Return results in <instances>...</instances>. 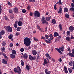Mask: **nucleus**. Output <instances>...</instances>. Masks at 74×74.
<instances>
[{"instance_id":"obj_1","label":"nucleus","mask_w":74,"mask_h":74,"mask_svg":"<svg viewBox=\"0 0 74 74\" xmlns=\"http://www.w3.org/2000/svg\"><path fill=\"white\" fill-rule=\"evenodd\" d=\"M24 43L27 47H29L31 44V41L30 38L28 37L25 38L24 39Z\"/></svg>"},{"instance_id":"obj_2","label":"nucleus","mask_w":74,"mask_h":74,"mask_svg":"<svg viewBox=\"0 0 74 74\" xmlns=\"http://www.w3.org/2000/svg\"><path fill=\"white\" fill-rule=\"evenodd\" d=\"M34 18V19H37L38 18H39L40 17V13L38 11H36L33 13Z\"/></svg>"},{"instance_id":"obj_3","label":"nucleus","mask_w":74,"mask_h":74,"mask_svg":"<svg viewBox=\"0 0 74 74\" xmlns=\"http://www.w3.org/2000/svg\"><path fill=\"white\" fill-rule=\"evenodd\" d=\"M4 28L6 29L7 31L8 32H10V33H12V27L10 26H5L4 27Z\"/></svg>"},{"instance_id":"obj_4","label":"nucleus","mask_w":74,"mask_h":74,"mask_svg":"<svg viewBox=\"0 0 74 74\" xmlns=\"http://www.w3.org/2000/svg\"><path fill=\"white\" fill-rule=\"evenodd\" d=\"M41 22H42V24H46V25H48V22L45 19V17L44 16L42 17L41 18Z\"/></svg>"},{"instance_id":"obj_5","label":"nucleus","mask_w":74,"mask_h":74,"mask_svg":"<svg viewBox=\"0 0 74 74\" xmlns=\"http://www.w3.org/2000/svg\"><path fill=\"white\" fill-rule=\"evenodd\" d=\"M36 59V57L34 56V57H32L31 55H29V59L30 60H35Z\"/></svg>"},{"instance_id":"obj_6","label":"nucleus","mask_w":74,"mask_h":74,"mask_svg":"<svg viewBox=\"0 0 74 74\" xmlns=\"http://www.w3.org/2000/svg\"><path fill=\"white\" fill-rule=\"evenodd\" d=\"M3 55V56H4L5 58L6 59V60H8V57H7V56H6V55L5 53H3V52H1V53H0V55Z\"/></svg>"},{"instance_id":"obj_7","label":"nucleus","mask_w":74,"mask_h":74,"mask_svg":"<svg viewBox=\"0 0 74 74\" xmlns=\"http://www.w3.org/2000/svg\"><path fill=\"white\" fill-rule=\"evenodd\" d=\"M13 10L14 11V12H15V13H16V14H18V13H19L18 8L16 7L14 8H13Z\"/></svg>"},{"instance_id":"obj_8","label":"nucleus","mask_w":74,"mask_h":74,"mask_svg":"<svg viewBox=\"0 0 74 74\" xmlns=\"http://www.w3.org/2000/svg\"><path fill=\"white\" fill-rule=\"evenodd\" d=\"M53 39H52L51 38H49L48 39V40H45V41L46 42H47V43H48V44H50L51 42V40H52Z\"/></svg>"},{"instance_id":"obj_9","label":"nucleus","mask_w":74,"mask_h":74,"mask_svg":"<svg viewBox=\"0 0 74 74\" xmlns=\"http://www.w3.org/2000/svg\"><path fill=\"white\" fill-rule=\"evenodd\" d=\"M70 31L71 32H73V31H74V27L73 26H70L69 27V28Z\"/></svg>"},{"instance_id":"obj_10","label":"nucleus","mask_w":74,"mask_h":74,"mask_svg":"<svg viewBox=\"0 0 74 74\" xmlns=\"http://www.w3.org/2000/svg\"><path fill=\"white\" fill-rule=\"evenodd\" d=\"M47 69H46L45 70V72L46 74H51V71H48Z\"/></svg>"},{"instance_id":"obj_11","label":"nucleus","mask_w":74,"mask_h":74,"mask_svg":"<svg viewBox=\"0 0 74 74\" xmlns=\"http://www.w3.org/2000/svg\"><path fill=\"white\" fill-rule=\"evenodd\" d=\"M17 23H18V25L19 26V22L18 21H16L15 23V24H14V27L15 29L17 28Z\"/></svg>"},{"instance_id":"obj_12","label":"nucleus","mask_w":74,"mask_h":74,"mask_svg":"<svg viewBox=\"0 0 74 74\" xmlns=\"http://www.w3.org/2000/svg\"><path fill=\"white\" fill-rule=\"evenodd\" d=\"M37 53V51L35 50H33L32 52V54L34 56L36 55Z\"/></svg>"},{"instance_id":"obj_13","label":"nucleus","mask_w":74,"mask_h":74,"mask_svg":"<svg viewBox=\"0 0 74 74\" xmlns=\"http://www.w3.org/2000/svg\"><path fill=\"white\" fill-rule=\"evenodd\" d=\"M45 19L47 21H50V20H51V16L46 17Z\"/></svg>"},{"instance_id":"obj_14","label":"nucleus","mask_w":74,"mask_h":74,"mask_svg":"<svg viewBox=\"0 0 74 74\" xmlns=\"http://www.w3.org/2000/svg\"><path fill=\"white\" fill-rule=\"evenodd\" d=\"M68 55L70 56H71L72 58H74V54L72 53L69 52L68 53Z\"/></svg>"},{"instance_id":"obj_15","label":"nucleus","mask_w":74,"mask_h":74,"mask_svg":"<svg viewBox=\"0 0 74 74\" xmlns=\"http://www.w3.org/2000/svg\"><path fill=\"white\" fill-rule=\"evenodd\" d=\"M27 57H28V56H27V54L26 53H25L23 55V58L24 59H26L27 58Z\"/></svg>"},{"instance_id":"obj_16","label":"nucleus","mask_w":74,"mask_h":74,"mask_svg":"<svg viewBox=\"0 0 74 74\" xmlns=\"http://www.w3.org/2000/svg\"><path fill=\"white\" fill-rule=\"evenodd\" d=\"M19 69V66H17V68H15L14 69V71L16 73L17 72V71H18V69Z\"/></svg>"},{"instance_id":"obj_17","label":"nucleus","mask_w":74,"mask_h":74,"mask_svg":"<svg viewBox=\"0 0 74 74\" xmlns=\"http://www.w3.org/2000/svg\"><path fill=\"white\" fill-rule=\"evenodd\" d=\"M5 34V31L4 30L2 29L1 32H0V35H4V34Z\"/></svg>"},{"instance_id":"obj_18","label":"nucleus","mask_w":74,"mask_h":74,"mask_svg":"<svg viewBox=\"0 0 74 74\" xmlns=\"http://www.w3.org/2000/svg\"><path fill=\"white\" fill-rule=\"evenodd\" d=\"M10 57L12 59H14V58H15V55L14 54H10Z\"/></svg>"},{"instance_id":"obj_19","label":"nucleus","mask_w":74,"mask_h":74,"mask_svg":"<svg viewBox=\"0 0 74 74\" xmlns=\"http://www.w3.org/2000/svg\"><path fill=\"white\" fill-rule=\"evenodd\" d=\"M2 62L3 63V64H5L7 63V62L6 60H5L4 59H3L2 60Z\"/></svg>"},{"instance_id":"obj_20","label":"nucleus","mask_w":74,"mask_h":74,"mask_svg":"<svg viewBox=\"0 0 74 74\" xmlns=\"http://www.w3.org/2000/svg\"><path fill=\"white\" fill-rule=\"evenodd\" d=\"M64 46L62 45V47L60 48H59V49L61 51H63V50H64Z\"/></svg>"},{"instance_id":"obj_21","label":"nucleus","mask_w":74,"mask_h":74,"mask_svg":"<svg viewBox=\"0 0 74 74\" xmlns=\"http://www.w3.org/2000/svg\"><path fill=\"white\" fill-rule=\"evenodd\" d=\"M58 26V28L61 31L62 30V25L60 24H59Z\"/></svg>"},{"instance_id":"obj_22","label":"nucleus","mask_w":74,"mask_h":74,"mask_svg":"<svg viewBox=\"0 0 74 74\" xmlns=\"http://www.w3.org/2000/svg\"><path fill=\"white\" fill-rule=\"evenodd\" d=\"M44 63H43V64L44 66H45V64H47V60L45 59L44 60Z\"/></svg>"},{"instance_id":"obj_23","label":"nucleus","mask_w":74,"mask_h":74,"mask_svg":"<svg viewBox=\"0 0 74 74\" xmlns=\"http://www.w3.org/2000/svg\"><path fill=\"white\" fill-rule=\"evenodd\" d=\"M54 37H56L57 36H59V34L57 32H55L54 33Z\"/></svg>"},{"instance_id":"obj_24","label":"nucleus","mask_w":74,"mask_h":74,"mask_svg":"<svg viewBox=\"0 0 74 74\" xmlns=\"http://www.w3.org/2000/svg\"><path fill=\"white\" fill-rule=\"evenodd\" d=\"M62 8H60V9L59 10L58 13L59 14H62Z\"/></svg>"},{"instance_id":"obj_25","label":"nucleus","mask_w":74,"mask_h":74,"mask_svg":"<svg viewBox=\"0 0 74 74\" xmlns=\"http://www.w3.org/2000/svg\"><path fill=\"white\" fill-rule=\"evenodd\" d=\"M31 67L30 65H27L26 68L28 70H29Z\"/></svg>"},{"instance_id":"obj_26","label":"nucleus","mask_w":74,"mask_h":74,"mask_svg":"<svg viewBox=\"0 0 74 74\" xmlns=\"http://www.w3.org/2000/svg\"><path fill=\"white\" fill-rule=\"evenodd\" d=\"M65 16L66 18H70V16H69V15L67 13H66L65 14Z\"/></svg>"},{"instance_id":"obj_27","label":"nucleus","mask_w":74,"mask_h":74,"mask_svg":"<svg viewBox=\"0 0 74 74\" xmlns=\"http://www.w3.org/2000/svg\"><path fill=\"white\" fill-rule=\"evenodd\" d=\"M45 56H46V57H47L48 58H49V59H51V56H50L49 55V54H48V53L46 54Z\"/></svg>"},{"instance_id":"obj_28","label":"nucleus","mask_w":74,"mask_h":74,"mask_svg":"<svg viewBox=\"0 0 74 74\" xmlns=\"http://www.w3.org/2000/svg\"><path fill=\"white\" fill-rule=\"evenodd\" d=\"M56 4L59 5H62V0H59L58 2L56 3Z\"/></svg>"},{"instance_id":"obj_29","label":"nucleus","mask_w":74,"mask_h":74,"mask_svg":"<svg viewBox=\"0 0 74 74\" xmlns=\"http://www.w3.org/2000/svg\"><path fill=\"white\" fill-rule=\"evenodd\" d=\"M66 40L67 41H69V42H70V37H66Z\"/></svg>"},{"instance_id":"obj_30","label":"nucleus","mask_w":74,"mask_h":74,"mask_svg":"<svg viewBox=\"0 0 74 74\" xmlns=\"http://www.w3.org/2000/svg\"><path fill=\"white\" fill-rule=\"evenodd\" d=\"M64 12H66L69 11V9L67 8H64Z\"/></svg>"},{"instance_id":"obj_31","label":"nucleus","mask_w":74,"mask_h":74,"mask_svg":"<svg viewBox=\"0 0 74 74\" xmlns=\"http://www.w3.org/2000/svg\"><path fill=\"white\" fill-rule=\"evenodd\" d=\"M23 25V23L21 21H19V26H22Z\"/></svg>"},{"instance_id":"obj_32","label":"nucleus","mask_w":74,"mask_h":74,"mask_svg":"<svg viewBox=\"0 0 74 74\" xmlns=\"http://www.w3.org/2000/svg\"><path fill=\"white\" fill-rule=\"evenodd\" d=\"M6 45V43H5V42L4 41H3L2 43V46L3 47H5Z\"/></svg>"},{"instance_id":"obj_33","label":"nucleus","mask_w":74,"mask_h":74,"mask_svg":"<svg viewBox=\"0 0 74 74\" xmlns=\"http://www.w3.org/2000/svg\"><path fill=\"white\" fill-rule=\"evenodd\" d=\"M12 53L14 54V55H16V51L15 50H12Z\"/></svg>"},{"instance_id":"obj_34","label":"nucleus","mask_w":74,"mask_h":74,"mask_svg":"<svg viewBox=\"0 0 74 74\" xmlns=\"http://www.w3.org/2000/svg\"><path fill=\"white\" fill-rule=\"evenodd\" d=\"M51 23L53 24H56V21L55 19H53L52 20Z\"/></svg>"},{"instance_id":"obj_35","label":"nucleus","mask_w":74,"mask_h":74,"mask_svg":"<svg viewBox=\"0 0 74 74\" xmlns=\"http://www.w3.org/2000/svg\"><path fill=\"white\" fill-rule=\"evenodd\" d=\"M69 64L70 66H73V61H71L70 62H69Z\"/></svg>"},{"instance_id":"obj_36","label":"nucleus","mask_w":74,"mask_h":74,"mask_svg":"<svg viewBox=\"0 0 74 74\" xmlns=\"http://www.w3.org/2000/svg\"><path fill=\"white\" fill-rule=\"evenodd\" d=\"M29 3H34L35 0H29Z\"/></svg>"},{"instance_id":"obj_37","label":"nucleus","mask_w":74,"mask_h":74,"mask_svg":"<svg viewBox=\"0 0 74 74\" xmlns=\"http://www.w3.org/2000/svg\"><path fill=\"white\" fill-rule=\"evenodd\" d=\"M49 37L50 38H51L52 39H53V36L52 34H50L49 36Z\"/></svg>"},{"instance_id":"obj_38","label":"nucleus","mask_w":74,"mask_h":74,"mask_svg":"<svg viewBox=\"0 0 74 74\" xmlns=\"http://www.w3.org/2000/svg\"><path fill=\"white\" fill-rule=\"evenodd\" d=\"M5 47H3L1 49V50L3 52L4 51H5Z\"/></svg>"},{"instance_id":"obj_39","label":"nucleus","mask_w":74,"mask_h":74,"mask_svg":"<svg viewBox=\"0 0 74 74\" xmlns=\"http://www.w3.org/2000/svg\"><path fill=\"white\" fill-rule=\"evenodd\" d=\"M10 18L11 19H14V15L13 14H12L10 15Z\"/></svg>"},{"instance_id":"obj_40","label":"nucleus","mask_w":74,"mask_h":74,"mask_svg":"<svg viewBox=\"0 0 74 74\" xmlns=\"http://www.w3.org/2000/svg\"><path fill=\"white\" fill-rule=\"evenodd\" d=\"M49 37V36L48 35H45V38L47 40H48V38Z\"/></svg>"},{"instance_id":"obj_41","label":"nucleus","mask_w":74,"mask_h":74,"mask_svg":"<svg viewBox=\"0 0 74 74\" xmlns=\"http://www.w3.org/2000/svg\"><path fill=\"white\" fill-rule=\"evenodd\" d=\"M60 38H61V36H59L57 37V40H60Z\"/></svg>"},{"instance_id":"obj_42","label":"nucleus","mask_w":74,"mask_h":74,"mask_svg":"<svg viewBox=\"0 0 74 74\" xmlns=\"http://www.w3.org/2000/svg\"><path fill=\"white\" fill-rule=\"evenodd\" d=\"M22 12L23 13V14H25L26 13V10L25 9H23L22 10Z\"/></svg>"},{"instance_id":"obj_43","label":"nucleus","mask_w":74,"mask_h":74,"mask_svg":"<svg viewBox=\"0 0 74 74\" xmlns=\"http://www.w3.org/2000/svg\"><path fill=\"white\" fill-rule=\"evenodd\" d=\"M67 35H70V32L69 31H68L66 32Z\"/></svg>"},{"instance_id":"obj_44","label":"nucleus","mask_w":74,"mask_h":74,"mask_svg":"<svg viewBox=\"0 0 74 74\" xmlns=\"http://www.w3.org/2000/svg\"><path fill=\"white\" fill-rule=\"evenodd\" d=\"M21 62L22 66H24V62H23V60H21Z\"/></svg>"},{"instance_id":"obj_45","label":"nucleus","mask_w":74,"mask_h":74,"mask_svg":"<svg viewBox=\"0 0 74 74\" xmlns=\"http://www.w3.org/2000/svg\"><path fill=\"white\" fill-rule=\"evenodd\" d=\"M9 39H11L12 38V35H10V36L8 37Z\"/></svg>"},{"instance_id":"obj_46","label":"nucleus","mask_w":74,"mask_h":74,"mask_svg":"<svg viewBox=\"0 0 74 74\" xmlns=\"http://www.w3.org/2000/svg\"><path fill=\"white\" fill-rule=\"evenodd\" d=\"M9 13H12V12H13V11L12 10V9H10L9 10Z\"/></svg>"},{"instance_id":"obj_47","label":"nucleus","mask_w":74,"mask_h":74,"mask_svg":"<svg viewBox=\"0 0 74 74\" xmlns=\"http://www.w3.org/2000/svg\"><path fill=\"white\" fill-rule=\"evenodd\" d=\"M2 11V9H1V5H0V14H1Z\"/></svg>"},{"instance_id":"obj_48","label":"nucleus","mask_w":74,"mask_h":74,"mask_svg":"<svg viewBox=\"0 0 74 74\" xmlns=\"http://www.w3.org/2000/svg\"><path fill=\"white\" fill-rule=\"evenodd\" d=\"M21 69L19 66V74H21Z\"/></svg>"},{"instance_id":"obj_49","label":"nucleus","mask_w":74,"mask_h":74,"mask_svg":"<svg viewBox=\"0 0 74 74\" xmlns=\"http://www.w3.org/2000/svg\"><path fill=\"white\" fill-rule=\"evenodd\" d=\"M68 70L69 71V73H72V70L70 69V68H68Z\"/></svg>"},{"instance_id":"obj_50","label":"nucleus","mask_w":74,"mask_h":74,"mask_svg":"<svg viewBox=\"0 0 74 74\" xmlns=\"http://www.w3.org/2000/svg\"><path fill=\"white\" fill-rule=\"evenodd\" d=\"M53 49H54V47H51V52H53Z\"/></svg>"},{"instance_id":"obj_51","label":"nucleus","mask_w":74,"mask_h":74,"mask_svg":"<svg viewBox=\"0 0 74 74\" xmlns=\"http://www.w3.org/2000/svg\"><path fill=\"white\" fill-rule=\"evenodd\" d=\"M20 51L21 52H23L24 51V49L23 48H22L20 49Z\"/></svg>"},{"instance_id":"obj_52","label":"nucleus","mask_w":74,"mask_h":74,"mask_svg":"<svg viewBox=\"0 0 74 74\" xmlns=\"http://www.w3.org/2000/svg\"><path fill=\"white\" fill-rule=\"evenodd\" d=\"M8 4L10 6H12V4L10 3V2L8 1Z\"/></svg>"},{"instance_id":"obj_53","label":"nucleus","mask_w":74,"mask_h":74,"mask_svg":"<svg viewBox=\"0 0 74 74\" xmlns=\"http://www.w3.org/2000/svg\"><path fill=\"white\" fill-rule=\"evenodd\" d=\"M15 36H16L17 37L18 36H19V33L16 32V34H15Z\"/></svg>"},{"instance_id":"obj_54","label":"nucleus","mask_w":74,"mask_h":74,"mask_svg":"<svg viewBox=\"0 0 74 74\" xmlns=\"http://www.w3.org/2000/svg\"><path fill=\"white\" fill-rule=\"evenodd\" d=\"M54 10H57V8H56V4H55L54 5Z\"/></svg>"},{"instance_id":"obj_55","label":"nucleus","mask_w":74,"mask_h":74,"mask_svg":"<svg viewBox=\"0 0 74 74\" xmlns=\"http://www.w3.org/2000/svg\"><path fill=\"white\" fill-rule=\"evenodd\" d=\"M34 40L35 41H36V42L38 41V39L34 37Z\"/></svg>"},{"instance_id":"obj_56","label":"nucleus","mask_w":74,"mask_h":74,"mask_svg":"<svg viewBox=\"0 0 74 74\" xmlns=\"http://www.w3.org/2000/svg\"><path fill=\"white\" fill-rule=\"evenodd\" d=\"M36 27L38 29H39V30H40V29H41V28H40V26L39 25H37L36 26Z\"/></svg>"},{"instance_id":"obj_57","label":"nucleus","mask_w":74,"mask_h":74,"mask_svg":"<svg viewBox=\"0 0 74 74\" xmlns=\"http://www.w3.org/2000/svg\"><path fill=\"white\" fill-rule=\"evenodd\" d=\"M58 52H59L60 55H63V52H62L60 50H59V51Z\"/></svg>"},{"instance_id":"obj_58","label":"nucleus","mask_w":74,"mask_h":74,"mask_svg":"<svg viewBox=\"0 0 74 74\" xmlns=\"http://www.w3.org/2000/svg\"><path fill=\"white\" fill-rule=\"evenodd\" d=\"M13 44L12 43H10V47H13Z\"/></svg>"},{"instance_id":"obj_59","label":"nucleus","mask_w":74,"mask_h":74,"mask_svg":"<svg viewBox=\"0 0 74 74\" xmlns=\"http://www.w3.org/2000/svg\"><path fill=\"white\" fill-rule=\"evenodd\" d=\"M27 9L28 10H29L30 9V6L29 5H28L27 7Z\"/></svg>"},{"instance_id":"obj_60","label":"nucleus","mask_w":74,"mask_h":74,"mask_svg":"<svg viewBox=\"0 0 74 74\" xmlns=\"http://www.w3.org/2000/svg\"><path fill=\"white\" fill-rule=\"evenodd\" d=\"M73 67L72 68V69H73V70H74V61H73Z\"/></svg>"},{"instance_id":"obj_61","label":"nucleus","mask_w":74,"mask_h":74,"mask_svg":"<svg viewBox=\"0 0 74 74\" xmlns=\"http://www.w3.org/2000/svg\"><path fill=\"white\" fill-rule=\"evenodd\" d=\"M41 38L42 40H45V39H46L45 37L44 36H42L41 37Z\"/></svg>"},{"instance_id":"obj_62","label":"nucleus","mask_w":74,"mask_h":74,"mask_svg":"<svg viewBox=\"0 0 74 74\" xmlns=\"http://www.w3.org/2000/svg\"><path fill=\"white\" fill-rule=\"evenodd\" d=\"M23 20V18H20L19 19V21H22Z\"/></svg>"},{"instance_id":"obj_63","label":"nucleus","mask_w":74,"mask_h":74,"mask_svg":"<svg viewBox=\"0 0 74 74\" xmlns=\"http://www.w3.org/2000/svg\"><path fill=\"white\" fill-rule=\"evenodd\" d=\"M71 5L72 7H74V4L73 3H71Z\"/></svg>"},{"instance_id":"obj_64","label":"nucleus","mask_w":74,"mask_h":74,"mask_svg":"<svg viewBox=\"0 0 74 74\" xmlns=\"http://www.w3.org/2000/svg\"><path fill=\"white\" fill-rule=\"evenodd\" d=\"M72 53L74 54V48L72 49Z\"/></svg>"}]
</instances>
